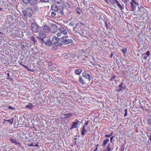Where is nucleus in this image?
I'll use <instances>...</instances> for the list:
<instances>
[{"instance_id":"33","label":"nucleus","mask_w":151,"mask_h":151,"mask_svg":"<svg viewBox=\"0 0 151 151\" xmlns=\"http://www.w3.org/2000/svg\"><path fill=\"white\" fill-rule=\"evenodd\" d=\"M121 50L122 52L123 53V54H125L126 52L127 51V49L125 48V49H121Z\"/></svg>"},{"instance_id":"27","label":"nucleus","mask_w":151,"mask_h":151,"mask_svg":"<svg viewBox=\"0 0 151 151\" xmlns=\"http://www.w3.org/2000/svg\"><path fill=\"white\" fill-rule=\"evenodd\" d=\"M3 93H4V94H2V93H0V96H6L7 94V92L5 91H3L2 92Z\"/></svg>"},{"instance_id":"8","label":"nucleus","mask_w":151,"mask_h":151,"mask_svg":"<svg viewBox=\"0 0 151 151\" xmlns=\"http://www.w3.org/2000/svg\"><path fill=\"white\" fill-rule=\"evenodd\" d=\"M32 9L29 8H28L27 9V16L29 17L32 16Z\"/></svg>"},{"instance_id":"4","label":"nucleus","mask_w":151,"mask_h":151,"mask_svg":"<svg viewBox=\"0 0 151 151\" xmlns=\"http://www.w3.org/2000/svg\"><path fill=\"white\" fill-rule=\"evenodd\" d=\"M83 76L86 78V79H88L89 81H90L91 80V76L89 74L87 73V72L86 71H85L82 73Z\"/></svg>"},{"instance_id":"6","label":"nucleus","mask_w":151,"mask_h":151,"mask_svg":"<svg viewBox=\"0 0 151 151\" xmlns=\"http://www.w3.org/2000/svg\"><path fill=\"white\" fill-rule=\"evenodd\" d=\"M44 44L46 46L50 47L52 45V42L51 41L48 39L45 40Z\"/></svg>"},{"instance_id":"63","label":"nucleus","mask_w":151,"mask_h":151,"mask_svg":"<svg viewBox=\"0 0 151 151\" xmlns=\"http://www.w3.org/2000/svg\"><path fill=\"white\" fill-rule=\"evenodd\" d=\"M70 24H71V26H73V24H72L71 23H70Z\"/></svg>"},{"instance_id":"19","label":"nucleus","mask_w":151,"mask_h":151,"mask_svg":"<svg viewBox=\"0 0 151 151\" xmlns=\"http://www.w3.org/2000/svg\"><path fill=\"white\" fill-rule=\"evenodd\" d=\"M33 106L31 103H29L28 104L26 105V107L31 109H32L33 108Z\"/></svg>"},{"instance_id":"54","label":"nucleus","mask_w":151,"mask_h":151,"mask_svg":"<svg viewBox=\"0 0 151 151\" xmlns=\"http://www.w3.org/2000/svg\"><path fill=\"white\" fill-rule=\"evenodd\" d=\"M88 121H87L86 122V123H85V125H87L88 124Z\"/></svg>"},{"instance_id":"62","label":"nucleus","mask_w":151,"mask_h":151,"mask_svg":"<svg viewBox=\"0 0 151 151\" xmlns=\"http://www.w3.org/2000/svg\"><path fill=\"white\" fill-rule=\"evenodd\" d=\"M106 27L107 28L108 27V25L106 22Z\"/></svg>"},{"instance_id":"37","label":"nucleus","mask_w":151,"mask_h":151,"mask_svg":"<svg viewBox=\"0 0 151 151\" xmlns=\"http://www.w3.org/2000/svg\"><path fill=\"white\" fill-rule=\"evenodd\" d=\"M116 76L115 75H113L110 79L111 81H114V80L115 79Z\"/></svg>"},{"instance_id":"15","label":"nucleus","mask_w":151,"mask_h":151,"mask_svg":"<svg viewBox=\"0 0 151 151\" xmlns=\"http://www.w3.org/2000/svg\"><path fill=\"white\" fill-rule=\"evenodd\" d=\"M116 3L117 4V5L118 6L121 10L123 9H124V7L121 6L119 2L117 0H114Z\"/></svg>"},{"instance_id":"64","label":"nucleus","mask_w":151,"mask_h":151,"mask_svg":"<svg viewBox=\"0 0 151 151\" xmlns=\"http://www.w3.org/2000/svg\"><path fill=\"white\" fill-rule=\"evenodd\" d=\"M34 146H36V147H38V145H34Z\"/></svg>"},{"instance_id":"44","label":"nucleus","mask_w":151,"mask_h":151,"mask_svg":"<svg viewBox=\"0 0 151 151\" xmlns=\"http://www.w3.org/2000/svg\"><path fill=\"white\" fill-rule=\"evenodd\" d=\"M114 1H114V0H111L110 1V2L112 4H114Z\"/></svg>"},{"instance_id":"14","label":"nucleus","mask_w":151,"mask_h":151,"mask_svg":"<svg viewBox=\"0 0 151 151\" xmlns=\"http://www.w3.org/2000/svg\"><path fill=\"white\" fill-rule=\"evenodd\" d=\"M82 71V69H78L75 70V73L77 75H79L81 74Z\"/></svg>"},{"instance_id":"42","label":"nucleus","mask_w":151,"mask_h":151,"mask_svg":"<svg viewBox=\"0 0 151 151\" xmlns=\"http://www.w3.org/2000/svg\"><path fill=\"white\" fill-rule=\"evenodd\" d=\"M23 14L24 15V16H27V10H24L22 12Z\"/></svg>"},{"instance_id":"28","label":"nucleus","mask_w":151,"mask_h":151,"mask_svg":"<svg viewBox=\"0 0 151 151\" xmlns=\"http://www.w3.org/2000/svg\"><path fill=\"white\" fill-rule=\"evenodd\" d=\"M132 9L131 10L132 11H134L135 10L136 8V6L134 4H132V5L131 6Z\"/></svg>"},{"instance_id":"13","label":"nucleus","mask_w":151,"mask_h":151,"mask_svg":"<svg viewBox=\"0 0 151 151\" xmlns=\"http://www.w3.org/2000/svg\"><path fill=\"white\" fill-rule=\"evenodd\" d=\"M79 82L83 85L86 84V82L84 79L81 76H80L79 78Z\"/></svg>"},{"instance_id":"32","label":"nucleus","mask_w":151,"mask_h":151,"mask_svg":"<svg viewBox=\"0 0 151 151\" xmlns=\"http://www.w3.org/2000/svg\"><path fill=\"white\" fill-rule=\"evenodd\" d=\"M122 1L126 4V7L127 8V3L129 2V0H123Z\"/></svg>"},{"instance_id":"11","label":"nucleus","mask_w":151,"mask_h":151,"mask_svg":"<svg viewBox=\"0 0 151 151\" xmlns=\"http://www.w3.org/2000/svg\"><path fill=\"white\" fill-rule=\"evenodd\" d=\"M43 30L44 32L46 33H48L50 31L49 28H48V27L46 25L44 26L43 28Z\"/></svg>"},{"instance_id":"57","label":"nucleus","mask_w":151,"mask_h":151,"mask_svg":"<svg viewBox=\"0 0 151 151\" xmlns=\"http://www.w3.org/2000/svg\"><path fill=\"white\" fill-rule=\"evenodd\" d=\"M24 47V45H22L21 46V48L23 49Z\"/></svg>"},{"instance_id":"30","label":"nucleus","mask_w":151,"mask_h":151,"mask_svg":"<svg viewBox=\"0 0 151 151\" xmlns=\"http://www.w3.org/2000/svg\"><path fill=\"white\" fill-rule=\"evenodd\" d=\"M40 2L43 3H47L49 2V0H39Z\"/></svg>"},{"instance_id":"24","label":"nucleus","mask_w":151,"mask_h":151,"mask_svg":"<svg viewBox=\"0 0 151 151\" xmlns=\"http://www.w3.org/2000/svg\"><path fill=\"white\" fill-rule=\"evenodd\" d=\"M109 141V139L108 138L106 139L105 140H104L103 142V144L102 146H105L107 142Z\"/></svg>"},{"instance_id":"50","label":"nucleus","mask_w":151,"mask_h":151,"mask_svg":"<svg viewBox=\"0 0 151 151\" xmlns=\"http://www.w3.org/2000/svg\"><path fill=\"white\" fill-rule=\"evenodd\" d=\"M47 65L49 66H50L51 65H52V64H51V63H50V62H49L48 64H47Z\"/></svg>"},{"instance_id":"10","label":"nucleus","mask_w":151,"mask_h":151,"mask_svg":"<svg viewBox=\"0 0 151 151\" xmlns=\"http://www.w3.org/2000/svg\"><path fill=\"white\" fill-rule=\"evenodd\" d=\"M37 2V0H29V3L30 5L33 6L35 5Z\"/></svg>"},{"instance_id":"9","label":"nucleus","mask_w":151,"mask_h":151,"mask_svg":"<svg viewBox=\"0 0 151 151\" xmlns=\"http://www.w3.org/2000/svg\"><path fill=\"white\" fill-rule=\"evenodd\" d=\"M76 120L77 121L76 122H73V124L72 125L71 127L70 128V129L77 127V125L78 124L79 121H78L77 119H76Z\"/></svg>"},{"instance_id":"40","label":"nucleus","mask_w":151,"mask_h":151,"mask_svg":"<svg viewBox=\"0 0 151 151\" xmlns=\"http://www.w3.org/2000/svg\"><path fill=\"white\" fill-rule=\"evenodd\" d=\"M124 111L125 112V113L124 114V116H126L127 115V109H125V110H124Z\"/></svg>"},{"instance_id":"31","label":"nucleus","mask_w":151,"mask_h":151,"mask_svg":"<svg viewBox=\"0 0 151 151\" xmlns=\"http://www.w3.org/2000/svg\"><path fill=\"white\" fill-rule=\"evenodd\" d=\"M5 120L11 123V124H12L13 122V118H12L10 119L7 120Z\"/></svg>"},{"instance_id":"17","label":"nucleus","mask_w":151,"mask_h":151,"mask_svg":"<svg viewBox=\"0 0 151 151\" xmlns=\"http://www.w3.org/2000/svg\"><path fill=\"white\" fill-rule=\"evenodd\" d=\"M85 125H84L82 128V130L81 132V134L84 135L86 132H87V130L85 128Z\"/></svg>"},{"instance_id":"43","label":"nucleus","mask_w":151,"mask_h":151,"mask_svg":"<svg viewBox=\"0 0 151 151\" xmlns=\"http://www.w3.org/2000/svg\"><path fill=\"white\" fill-rule=\"evenodd\" d=\"M8 108L11 109L12 110H14L15 109V108L14 107H12L10 106H9V107H8Z\"/></svg>"},{"instance_id":"51","label":"nucleus","mask_w":151,"mask_h":151,"mask_svg":"<svg viewBox=\"0 0 151 151\" xmlns=\"http://www.w3.org/2000/svg\"><path fill=\"white\" fill-rule=\"evenodd\" d=\"M7 74V78L9 79V76H10L9 74V73H8Z\"/></svg>"},{"instance_id":"21","label":"nucleus","mask_w":151,"mask_h":151,"mask_svg":"<svg viewBox=\"0 0 151 151\" xmlns=\"http://www.w3.org/2000/svg\"><path fill=\"white\" fill-rule=\"evenodd\" d=\"M9 140L12 142L14 143L15 145H17L18 144V143L14 139L10 138Z\"/></svg>"},{"instance_id":"1","label":"nucleus","mask_w":151,"mask_h":151,"mask_svg":"<svg viewBox=\"0 0 151 151\" xmlns=\"http://www.w3.org/2000/svg\"><path fill=\"white\" fill-rule=\"evenodd\" d=\"M31 27L32 30L34 32L36 33L39 31V26L36 23L32 22L31 24Z\"/></svg>"},{"instance_id":"26","label":"nucleus","mask_w":151,"mask_h":151,"mask_svg":"<svg viewBox=\"0 0 151 151\" xmlns=\"http://www.w3.org/2000/svg\"><path fill=\"white\" fill-rule=\"evenodd\" d=\"M59 42L58 43V42L57 44L55 45L56 46V47H57L58 46H61L63 44H63L62 42L60 41V39L59 41Z\"/></svg>"},{"instance_id":"36","label":"nucleus","mask_w":151,"mask_h":151,"mask_svg":"<svg viewBox=\"0 0 151 151\" xmlns=\"http://www.w3.org/2000/svg\"><path fill=\"white\" fill-rule=\"evenodd\" d=\"M23 2L25 4H28L29 2V0H22Z\"/></svg>"},{"instance_id":"25","label":"nucleus","mask_w":151,"mask_h":151,"mask_svg":"<svg viewBox=\"0 0 151 151\" xmlns=\"http://www.w3.org/2000/svg\"><path fill=\"white\" fill-rule=\"evenodd\" d=\"M54 2L58 4L62 3V0H52Z\"/></svg>"},{"instance_id":"12","label":"nucleus","mask_w":151,"mask_h":151,"mask_svg":"<svg viewBox=\"0 0 151 151\" xmlns=\"http://www.w3.org/2000/svg\"><path fill=\"white\" fill-rule=\"evenodd\" d=\"M59 29L61 33L64 35H66L67 33L66 31L63 27H60Z\"/></svg>"},{"instance_id":"41","label":"nucleus","mask_w":151,"mask_h":151,"mask_svg":"<svg viewBox=\"0 0 151 151\" xmlns=\"http://www.w3.org/2000/svg\"><path fill=\"white\" fill-rule=\"evenodd\" d=\"M51 16L53 17H54L56 15V14L54 12H52L51 13Z\"/></svg>"},{"instance_id":"45","label":"nucleus","mask_w":151,"mask_h":151,"mask_svg":"<svg viewBox=\"0 0 151 151\" xmlns=\"http://www.w3.org/2000/svg\"><path fill=\"white\" fill-rule=\"evenodd\" d=\"M78 139V138H73V139H74V140H75V143L74 144L75 145H77L76 144V140Z\"/></svg>"},{"instance_id":"56","label":"nucleus","mask_w":151,"mask_h":151,"mask_svg":"<svg viewBox=\"0 0 151 151\" xmlns=\"http://www.w3.org/2000/svg\"><path fill=\"white\" fill-rule=\"evenodd\" d=\"M77 13L78 14H81V13H80V12H79V11H77Z\"/></svg>"},{"instance_id":"23","label":"nucleus","mask_w":151,"mask_h":151,"mask_svg":"<svg viewBox=\"0 0 151 151\" xmlns=\"http://www.w3.org/2000/svg\"><path fill=\"white\" fill-rule=\"evenodd\" d=\"M37 38L42 44L44 43L45 40H44L43 38L39 37H37Z\"/></svg>"},{"instance_id":"53","label":"nucleus","mask_w":151,"mask_h":151,"mask_svg":"<svg viewBox=\"0 0 151 151\" xmlns=\"http://www.w3.org/2000/svg\"><path fill=\"white\" fill-rule=\"evenodd\" d=\"M29 146H34V145H33V143H32L29 145Z\"/></svg>"},{"instance_id":"39","label":"nucleus","mask_w":151,"mask_h":151,"mask_svg":"<svg viewBox=\"0 0 151 151\" xmlns=\"http://www.w3.org/2000/svg\"><path fill=\"white\" fill-rule=\"evenodd\" d=\"M150 54V52L149 51H148L146 53L143 54V55H146L147 56H149Z\"/></svg>"},{"instance_id":"18","label":"nucleus","mask_w":151,"mask_h":151,"mask_svg":"<svg viewBox=\"0 0 151 151\" xmlns=\"http://www.w3.org/2000/svg\"><path fill=\"white\" fill-rule=\"evenodd\" d=\"M73 114L72 113H67L65 114L64 115V119H66L67 118L69 117L70 116H71Z\"/></svg>"},{"instance_id":"60","label":"nucleus","mask_w":151,"mask_h":151,"mask_svg":"<svg viewBox=\"0 0 151 151\" xmlns=\"http://www.w3.org/2000/svg\"><path fill=\"white\" fill-rule=\"evenodd\" d=\"M113 54L112 53H111V58L113 56Z\"/></svg>"},{"instance_id":"58","label":"nucleus","mask_w":151,"mask_h":151,"mask_svg":"<svg viewBox=\"0 0 151 151\" xmlns=\"http://www.w3.org/2000/svg\"><path fill=\"white\" fill-rule=\"evenodd\" d=\"M107 3H108V0H104Z\"/></svg>"},{"instance_id":"59","label":"nucleus","mask_w":151,"mask_h":151,"mask_svg":"<svg viewBox=\"0 0 151 151\" xmlns=\"http://www.w3.org/2000/svg\"><path fill=\"white\" fill-rule=\"evenodd\" d=\"M133 2H130V4L131 5V6L132 5V4H133Z\"/></svg>"},{"instance_id":"34","label":"nucleus","mask_w":151,"mask_h":151,"mask_svg":"<svg viewBox=\"0 0 151 151\" xmlns=\"http://www.w3.org/2000/svg\"><path fill=\"white\" fill-rule=\"evenodd\" d=\"M113 133V132H112L111 133H110L109 134H106L105 135V137H110L112 134Z\"/></svg>"},{"instance_id":"52","label":"nucleus","mask_w":151,"mask_h":151,"mask_svg":"<svg viewBox=\"0 0 151 151\" xmlns=\"http://www.w3.org/2000/svg\"><path fill=\"white\" fill-rule=\"evenodd\" d=\"M147 58V56H145L144 57V58H143V59L144 60H146Z\"/></svg>"},{"instance_id":"48","label":"nucleus","mask_w":151,"mask_h":151,"mask_svg":"<svg viewBox=\"0 0 151 151\" xmlns=\"http://www.w3.org/2000/svg\"><path fill=\"white\" fill-rule=\"evenodd\" d=\"M149 137V139L151 141V135H148Z\"/></svg>"},{"instance_id":"35","label":"nucleus","mask_w":151,"mask_h":151,"mask_svg":"<svg viewBox=\"0 0 151 151\" xmlns=\"http://www.w3.org/2000/svg\"><path fill=\"white\" fill-rule=\"evenodd\" d=\"M110 144H109L108 145L106 149V150L108 151H111V148L110 147Z\"/></svg>"},{"instance_id":"46","label":"nucleus","mask_w":151,"mask_h":151,"mask_svg":"<svg viewBox=\"0 0 151 151\" xmlns=\"http://www.w3.org/2000/svg\"><path fill=\"white\" fill-rule=\"evenodd\" d=\"M52 26L54 27H55L56 28H57V26L56 25V24H52Z\"/></svg>"},{"instance_id":"7","label":"nucleus","mask_w":151,"mask_h":151,"mask_svg":"<svg viewBox=\"0 0 151 151\" xmlns=\"http://www.w3.org/2000/svg\"><path fill=\"white\" fill-rule=\"evenodd\" d=\"M59 8L57 6L56 4H53L51 6V9L54 12H58V9Z\"/></svg>"},{"instance_id":"47","label":"nucleus","mask_w":151,"mask_h":151,"mask_svg":"<svg viewBox=\"0 0 151 151\" xmlns=\"http://www.w3.org/2000/svg\"><path fill=\"white\" fill-rule=\"evenodd\" d=\"M114 136H112L111 137H110V141H111V142H112V140L114 138Z\"/></svg>"},{"instance_id":"49","label":"nucleus","mask_w":151,"mask_h":151,"mask_svg":"<svg viewBox=\"0 0 151 151\" xmlns=\"http://www.w3.org/2000/svg\"><path fill=\"white\" fill-rule=\"evenodd\" d=\"M57 35L58 37H60L61 36V33H58L57 34Z\"/></svg>"},{"instance_id":"5","label":"nucleus","mask_w":151,"mask_h":151,"mask_svg":"<svg viewBox=\"0 0 151 151\" xmlns=\"http://www.w3.org/2000/svg\"><path fill=\"white\" fill-rule=\"evenodd\" d=\"M59 40L60 39L58 38L55 36L52 38L51 42H52V44H54L55 46L57 44L58 42L59 41Z\"/></svg>"},{"instance_id":"3","label":"nucleus","mask_w":151,"mask_h":151,"mask_svg":"<svg viewBox=\"0 0 151 151\" xmlns=\"http://www.w3.org/2000/svg\"><path fill=\"white\" fill-rule=\"evenodd\" d=\"M118 87L119 89H118L117 91L119 92L124 90L126 88L125 86L124 85V84L122 83L119 85Z\"/></svg>"},{"instance_id":"55","label":"nucleus","mask_w":151,"mask_h":151,"mask_svg":"<svg viewBox=\"0 0 151 151\" xmlns=\"http://www.w3.org/2000/svg\"><path fill=\"white\" fill-rule=\"evenodd\" d=\"M98 150L97 147H96V149L94 150L93 151H96Z\"/></svg>"},{"instance_id":"22","label":"nucleus","mask_w":151,"mask_h":151,"mask_svg":"<svg viewBox=\"0 0 151 151\" xmlns=\"http://www.w3.org/2000/svg\"><path fill=\"white\" fill-rule=\"evenodd\" d=\"M30 40L33 42V44H35L36 45L37 44V41L34 37L32 36L30 38Z\"/></svg>"},{"instance_id":"61","label":"nucleus","mask_w":151,"mask_h":151,"mask_svg":"<svg viewBox=\"0 0 151 151\" xmlns=\"http://www.w3.org/2000/svg\"><path fill=\"white\" fill-rule=\"evenodd\" d=\"M133 2V3L134 4H137V3L136 2H135V1H134Z\"/></svg>"},{"instance_id":"29","label":"nucleus","mask_w":151,"mask_h":151,"mask_svg":"<svg viewBox=\"0 0 151 151\" xmlns=\"http://www.w3.org/2000/svg\"><path fill=\"white\" fill-rule=\"evenodd\" d=\"M120 149V151H124L125 149V145H124L122 144L121 145Z\"/></svg>"},{"instance_id":"16","label":"nucleus","mask_w":151,"mask_h":151,"mask_svg":"<svg viewBox=\"0 0 151 151\" xmlns=\"http://www.w3.org/2000/svg\"><path fill=\"white\" fill-rule=\"evenodd\" d=\"M63 8L62 7V8H59L58 9V12H57L58 13H59L60 15H62L64 14V12H63Z\"/></svg>"},{"instance_id":"20","label":"nucleus","mask_w":151,"mask_h":151,"mask_svg":"<svg viewBox=\"0 0 151 151\" xmlns=\"http://www.w3.org/2000/svg\"><path fill=\"white\" fill-rule=\"evenodd\" d=\"M39 37L43 39L45 38L46 37V35L45 34L42 32H39Z\"/></svg>"},{"instance_id":"38","label":"nucleus","mask_w":151,"mask_h":151,"mask_svg":"<svg viewBox=\"0 0 151 151\" xmlns=\"http://www.w3.org/2000/svg\"><path fill=\"white\" fill-rule=\"evenodd\" d=\"M147 123L149 125H151V119H149L147 121Z\"/></svg>"},{"instance_id":"2","label":"nucleus","mask_w":151,"mask_h":151,"mask_svg":"<svg viewBox=\"0 0 151 151\" xmlns=\"http://www.w3.org/2000/svg\"><path fill=\"white\" fill-rule=\"evenodd\" d=\"M64 37H63L60 38V41L63 42V44L64 45H68L69 44H71L73 42V40L71 39L64 40Z\"/></svg>"}]
</instances>
